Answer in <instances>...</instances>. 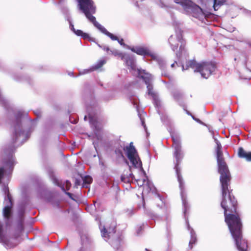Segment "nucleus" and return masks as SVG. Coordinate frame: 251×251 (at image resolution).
Masks as SVG:
<instances>
[{"label":"nucleus","mask_w":251,"mask_h":251,"mask_svg":"<svg viewBox=\"0 0 251 251\" xmlns=\"http://www.w3.org/2000/svg\"><path fill=\"white\" fill-rule=\"evenodd\" d=\"M222 200L221 207L224 210L225 221L239 251H247V241L243 238V225L239 214L237 212L238 202L232 195L229 186H221Z\"/></svg>","instance_id":"1"},{"label":"nucleus","mask_w":251,"mask_h":251,"mask_svg":"<svg viewBox=\"0 0 251 251\" xmlns=\"http://www.w3.org/2000/svg\"><path fill=\"white\" fill-rule=\"evenodd\" d=\"M173 141V146L174 148V156L176 159V163L175 169L176 170V174L177 177V180L179 184V188L181 189V198L182 200L183 204L185 207V211L188 207V202L185 197V186L184 183L183 181L182 177L180 174V171L179 168V165L181 162L183 158L184 154L181 149V146L180 142L177 137L172 136Z\"/></svg>","instance_id":"2"},{"label":"nucleus","mask_w":251,"mask_h":251,"mask_svg":"<svg viewBox=\"0 0 251 251\" xmlns=\"http://www.w3.org/2000/svg\"><path fill=\"white\" fill-rule=\"evenodd\" d=\"M79 9L84 13L87 18L100 31L104 33L106 29L97 22L92 14L96 12V6L92 0H78Z\"/></svg>","instance_id":"3"},{"label":"nucleus","mask_w":251,"mask_h":251,"mask_svg":"<svg viewBox=\"0 0 251 251\" xmlns=\"http://www.w3.org/2000/svg\"><path fill=\"white\" fill-rule=\"evenodd\" d=\"M218 166V172L220 174V181L221 186H229L231 175L225 158L217 159Z\"/></svg>","instance_id":"4"},{"label":"nucleus","mask_w":251,"mask_h":251,"mask_svg":"<svg viewBox=\"0 0 251 251\" xmlns=\"http://www.w3.org/2000/svg\"><path fill=\"white\" fill-rule=\"evenodd\" d=\"M124 150L126 152L127 157L130 162L135 168H142L141 160L138 155L137 151L134 147L132 142H131L129 146L125 147Z\"/></svg>","instance_id":"5"},{"label":"nucleus","mask_w":251,"mask_h":251,"mask_svg":"<svg viewBox=\"0 0 251 251\" xmlns=\"http://www.w3.org/2000/svg\"><path fill=\"white\" fill-rule=\"evenodd\" d=\"M169 42L174 51H177L179 44H180L179 50L176 53L177 56L180 57L182 53L186 51V41L183 38L182 34L179 35L176 38L171 36L169 39Z\"/></svg>","instance_id":"6"},{"label":"nucleus","mask_w":251,"mask_h":251,"mask_svg":"<svg viewBox=\"0 0 251 251\" xmlns=\"http://www.w3.org/2000/svg\"><path fill=\"white\" fill-rule=\"evenodd\" d=\"M216 65L212 61H202L199 62L197 73H200L201 77L208 78L215 71Z\"/></svg>","instance_id":"7"},{"label":"nucleus","mask_w":251,"mask_h":251,"mask_svg":"<svg viewBox=\"0 0 251 251\" xmlns=\"http://www.w3.org/2000/svg\"><path fill=\"white\" fill-rule=\"evenodd\" d=\"M5 193L6 194V197L5 198L4 201L6 202L7 205L3 208V216L4 218L9 220L11 215L13 201L12 196L8 188L6 189Z\"/></svg>","instance_id":"8"},{"label":"nucleus","mask_w":251,"mask_h":251,"mask_svg":"<svg viewBox=\"0 0 251 251\" xmlns=\"http://www.w3.org/2000/svg\"><path fill=\"white\" fill-rule=\"evenodd\" d=\"M0 243L3 244L6 248H13L15 247L18 243H12L7 239L4 233L3 225L0 223Z\"/></svg>","instance_id":"9"},{"label":"nucleus","mask_w":251,"mask_h":251,"mask_svg":"<svg viewBox=\"0 0 251 251\" xmlns=\"http://www.w3.org/2000/svg\"><path fill=\"white\" fill-rule=\"evenodd\" d=\"M155 204L161 215L167 216L168 214L169 209L166 204L160 198H159L155 201Z\"/></svg>","instance_id":"10"},{"label":"nucleus","mask_w":251,"mask_h":251,"mask_svg":"<svg viewBox=\"0 0 251 251\" xmlns=\"http://www.w3.org/2000/svg\"><path fill=\"white\" fill-rule=\"evenodd\" d=\"M131 50L140 55H149L151 56L152 53L150 50L146 47H136L130 49Z\"/></svg>","instance_id":"11"},{"label":"nucleus","mask_w":251,"mask_h":251,"mask_svg":"<svg viewBox=\"0 0 251 251\" xmlns=\"http://www.w3.org/2000/svg\"><path fill=\"white\" fill-rule=\"evenodd\" d=\"M199 62L196 61L195 59L187 60L184 65H182V70H188L191 68L194 70L195 73H197Z\"/></svg>","instance_id":"12"},{"label":"nucleus","mask_w":251,"mask_h":251,"mask_svg":"<svg viewBox=\"0 0 251 251\" xmlns=\"http://www.w3.org/2000/svg\"><path fill=\"white\" fill-rule=\"evenodd\" d=\"M180 5L185 9L196 8L199 9L200 11H202V9L199 6L195 4L190 0H182Z\"/></svg>","instance_id":"13"},{"label":"nucleus","mask_w":251,"mask_h":251,"mask_svg":"<svg viewBox=\"0 0 251 251\" xmlns=\"http://www.w3.org/2000/svg\"><path fill=\"white\" fill-rule=\"evenodd\" d=\"M116 232V226L114 225L106 228L103 227L101 229V233L103 237L109 238L111 234H114Z\"/></svg>","instance_id":"14"},{"label":"nucleus","mask_w":251,"mask_h":251,"mask_svg":"<svg viewBox=\"0 0 251 251\" xmlns=\"http://www.w3.org/2000/svg\"><path fill=\"white\" fill-rule=\"evenodd\" d=\"M238 155L241 158H244L248 162H251V151H246L242 147L239 148Z\"/></svg>","instance_id":"15"},{"label":"nucleus","mask_w":251,"mask_h":251,"mask_svg":"<svg viewBox=\"0 0 251 251\" xmlns=\"http://www.w3.org/2000/svg\"><path fill=\"white\" fill-rule=\"evenodd\" d=\"M215 142L216 144V147L215 149L216 153V157L217 159L223 158V153L222 151V147L220 142L217 139H215Z\"/></svg>","instance_id":"16"},{"label":"nucleus","mask_w":251,"mask_h":251,"mask_svg":"<svg viewBox=\"0 0 251 251\" xmlns=\"http://www.w3.org/2000/svg\"><path fill=\"white\" fill-rule=\"evenodd\" d=\"M125 60V62L126 63V65L132 69V70H135L136 68V66L135 64V61L133 57L130 56L129 55L125 56L124 59Z\"/></svg>","instance_id":"17"},{"label":"nucleus","mask_w":251,"mask_h":251,"mask_svg":"<svg viewBox=\"0 0 251 251\" xmlns=\"http://www.w3.org/2000/svg\"><path fill=\"white\" fill-rule=\"evenodd\" d=\"M213 8L215 11L218 10L221 6L224 5L226 2V0H213Z\"/></svg>","instance_id":"18"},{"label":"nucleus","mask_w":251,"mask_h":251,"mask_svg":"<svg viewBox=\"0 0 251 251\" xmlns=\"http://www.w3.org/2000/svg\"><path fill=\"white\" fill-rule=\"evenodd\" d=\"M3 163L8 166L10 168H13L14 166V161L12 156L11 155L7 161L4 160Z\"/></svg>","instance_id":"19"},{"label":"nucleus","mask_w":251,"mask_h":251,"mask_svg":"<svg viewBox=\"0 0 251 251\" xmlns=\"http://www.w3.org/2000/svg\"><path fill=\"white\" fill-rule=\"evenodd\" d=\"M148 93L149 95H151L153 99H155L156 95L155 93L153 90L152 86L151 85L147 86Z\"/></svg>","instance_id":"20"},{"label":"nucleus","mask_w":251,"mask_h":251,"mask_svg":"<svg viewBox=\"0 0 251 251\" xmlns=\"http://www.w3.org/2000/svg\"><path fill=\"white\" fill-rule=\"evenodd\" d=\"M110 52H111V54L115 56H118L121 58L122 60H124L125 58V54H123L122 52H119V51L117 50H110Z\"/></svg>","instance_id":"21"},{"label":"nucleus","mask_w":251,"mask_h":251,"mask_svg":"<svg viewBox=\"0 0 251 251\" xmlns=\"http://www.w3.org/2000/svg\"><path fill=\"white\" fill-rule=\"evenodd\" d=\"M104 62L103 61H100L96 65L93 66L91 68V71H94L100 68L104 64Z\"/></svg>","instance_id":"22"},{"label":"nucleus","mask_w":251,"mask_h":251,"mask_svg":"<svg viewBox=\"0 0 251 251\" xmlns=\"http://www.w3.org/2000/svg\"><path fill=\"white\" fill-rule=\"evenodd\" d=\"M104 34L108 36L112 40L117 41L118 39V37L117 36L109 32L107 30L105 31Z\"/></svg>","instance_id":"23"},{"label":"nucleus","mask_w":251,"mask_h":251,"mask_svg":"<svg viewBox=\"0 0 251 251\" xmlns=\"http://www.w3.org/2000/svg\"><path fill=\"white\" fill-rule=\"evenodd\" d=\"M197 238L195 236H192L189 241V248L190 249L193 248V245H195L197 243Z\"/></svg>","instance_id":"24"},{"label":"nucleus","mask_w":251,"mask_h":251,"mask_svg":"<svg viewBox=\"0 0 251 251\" xmlns=\"http://www.w3.org/2000/svg\"><path fill=\"white\" fill-rule=\"evenodd\" d=\"M92 182V178L89 176H85L83 178V183L89 184Z\"/></svg>","instance_id":"25"},{"label":"nucleus","mask_w":251,"mask_h":251,"mask_svg":"<svg viewBox=\"0 0 251 251\" xmlns=\"http://www.w3.org/2000/svg\"><path fill=\"white\" fill-rule=\"evenodd\" d=\"M4 173V169L3 167H0V184L2 182V179L3 178Z\"/></svg>","instance_id":"26"},{"label":"nucleus","mask_w":251,"mask_h":251,"mask_svg":"<svg viewBox=\"0 0 251 251\" xmlns=\"http://www.w3.org/2000/svg\"><path fill=\"white\" fill-rule=\"evenodd\" d=\"M60 187H61V188L63 192H64L65 193V194H66L68 196H69V198H71V199H73V194H71V193H69V192H66V191L65 189L64 188V187L63 186H60Z\"/></svg>","instance_id":"27"},{"label":"nucleus","mask_w":251,"mask_h":251,"mask_svg":"<svg viewBox=\"0 0 251 251\" xmlns=\"http://www.w3.org/2000/svg\"><path fill=\"white\" fill-rule=\"evenodd\" d=\"M74 32L75 33L76 35L79 36H82L84 32L81 30L77 29L75 30L74 29Z\"/></svg>","instance_id":"28"},{"label":"nucleus","mask_w":251,"mask_h":251,"mask_svg":"<svg viewBox=\"0 0 251 251\" xmlns=\"http://www.w3.org/2000/svg\"><path fill=\"white\" fill-rule=\"evenodd\" d=\"M81 37L85 40H88L89 41L91 40L90 36L87 33L84 32L83 34Z\"/></svg>","instance_id":"29"},{"label":"nucleus","mask_w":251,"mask_h":251,"mask_svg":"<svg viewBox=\"0 0 251 251\" xmlns=\"http://www.w3.org/2000/svg\"><path fill=\"white\" fill-rule=\"evenodd\" d=\"M22 132V131L21 130H20L19 131H15V133H14V136L15 137V142L16 141V140L17 139V138H18L19 136H20L21 135V133Z\"/></svg>","instance_id":"30"},{"label":"nucleus","mask_w":251,"mask_h":251,"mask_svg":"<svg viewBox=\"0 0 251 251\" xmlns=\"http://www.w3.org/2000/svg\"><path fill=\"white\" fill-rule=\"evenodd\" d=\"M117 41L121 46H123L124 47L126 46V45L125 44L124 39L123 38L119 39L118 38V39Z\"/></svg>","instance_id":"31"},{"label":"nucleus","mask_w":251,"mask_h":251,"mask_svg":"<svg viewBox=\"0 0 251 251\" xmlns=\"http://www.w3.org/2000/svg\"><path fill=\"white\" fill-rule=\"evenodd\" d=\"M71 187V183L69 181H66V190H69Z\"/></svg>","instance_id":"32"},{"label":"nucleus","mask_w":251,"mask_h":251,"mask_svg":"<svg viewBox=\"0 0 251 251\" xmlns=\"http://www.w3.org/2000/svg\"><path fill=\"white\" fill-rule=\"evenodd\" d=\"M121 179L123 182H126L127 181V178L126 177L125 175H122L121 176Z\"/></svg>","instance_id":"33"},{"label":"nucleus","mask_w":251,"mask_h":251,"mask_svg":"<svg viewBox=\"0 0 251 251\" xmlns=\"http://www.w3.org/2000/svg\"><path fill=\"white\" fill-rule=\"evenodd\" d=\"M141 74H142V71H141L140 70H138V75H141V77L143 79H144V76L141 75Z\"/></svg>","instance_id":"34"},{"label":"nucleus","mask_w":251,"mask_h":251,"mask_svg":"<svg viewBox=\"0 0 251 251\" xmlns=\"http://www.w3.org/2000/svg\"><path fill=\"white\" fill-rule=\"evenodd\" d=\"M174 0L176 3L180 4L182 0Z\"/></svg>","instance_id":"35"},{"label":"nucleus","mask_w":251,"mask_h":251,"mask_svg":"<svg viewBox=\"0 0 251 251\" xmlns=\"http://www.w3.org/2000/svg\"><path fill=\"white\" fill-rule=\"evenodd\" d=\"M70 26H71V29L74 32L75 28L74 27V25L72 24H70Z\"/></svg>","instance_id":"36"},{"label":"nucleus","mask_w":251,"mask_h":251,"mask_svg":"<svg viewBox=\"0 0 251 251\" xmlns=\"http://www.w3.org/2000/svg\"><path fill=\"white\" fill-rule=\"evenodd\" d=\"M75 185H79V183L78 180H77V179L75 180Z\"/></svg>","instance_id":"37"},{"label":"nucleus","mask_w":251,"mask_h":251,"mask_svg":"<svg viewBox=\"0 0 251 251\" xmlns=\"http://www.w3.org/2000/svg\"><path fill=\"white\" fill-rule=\"evenodd\" d=\"M121 240V239H120L119 240H118L117 242H118V245H117V247H116L117 248H118V246L120 245V241Z\"/></svg>","instance_id":"38"},{"label":"nucleus","mask_w":251,"mask_h":251,"mask_svg":"<svg viewBox=\"0 0 251 251\" xmlns=\"http://www.w3.org/2000/svg\"><path fill=\"white\" fill-rule=\"evenodd\" d=\"M104 50H105L107 51L110 50L109 48L108 47L104 48Z\"/></svg>","instance_id":"39"},{"label":"nucleus","mask_w":251,"mask_h":251,"mask_svg":"<svg viewBox=\"0 0 251 251\" xmlns=\"http://www.w3.org/2000/svg\"><path fill=\"white\" fill-rule=\"evenodd\" d=\"M36 114H37L38 115H39L41 114V113L40 111H37L35 113Z\"/></svg>","instance_id":"40"},{"label":"nucleus","mask_w":251,"mask_h":251,"mask_svg":"<svg viewBox=\"0 0 251 251\" xmlns=\"http://www.w3.org/2000/svg\"><path fill=\"white\" fill-rule=\"evenodd\" d=\"M115 241H113L111 244H112V245L114 246H115Z\"/></svg>","instance_id":"41"},{"label":"nucleus","mask_w":251,"mask_h":251,"mask_svg":"<svg viewBox=\"0 0 251 251\" xmlns=\"http://www.w3.org/2000/svg\"><path fill=\"white\" fill-rule=\"evenodd\" d=\"M79 251H84V249H83V248H81L80 249V250H79Z\"/></svg>","instance_id":"42"},{"label":"nucleus","mask_w":251,"mask_h":251,"mask_svg":"<svg viewBox=\"0 0 251 251\" xmlns=\"http://www.w3.org/2000/svg\"><path fill=\"white\" fill-rule=\"evenodd\" d=\"M175 63H174L173 64H172L171 65V66H172V67H173L175 66Z\"/></svg>","instance_id":"43"},{"label":"nucleus","mask_w":251,"mask_h":251,"mask_svg":"<svg viewBox=\"0 0 251 251\" xmlns=\"http://www.w3.org/2000/svg\"><path fill=\"white\" fill-rule=\"evenodd\" d=\"M86 118H87V116H85L84 117V120H86Z\"/></svg>","instance_id":"44"},{"label":"nucleus","mask_w":251,"mask_h":251,"mask_svg":"<svg viewBox=\"0 0 251 251\" xmlns=\"http://www.w3.org/2000/svg\"><path fill=\"white\" fill-rule=\"evenodd\" d=\"M18 237H19V235H18V236H16V237H15V238H16V239H17V238H18Z\"/></svg>","instance_id":"45"},{"label":"nucleus","mask_w":251,"mask_h":251,"mask_svg":"<svg viewBox=\"0 0 251 251\" xmlns=\"http://www.w3.org/2000/svg\"><path fill=\"white\" fill-rule=\"evenodd\" d=\"M121 155H122V156H123V154H122V152H121Z\"/></svg>","instance_id":"46"},{"label":"nucleus","mask_w":251,"mask_h":251,"mask_svg":"<svg viewBox=\"0 0 251 251\" xmlns=\"http://www.w3.org/2000/svg\"><path fill=\"white\" fill-rule=\"evenodd\" d=\"M147 251H150L148 249H146Z\"/></svg>","instance_id":"47"},{"label":"nucleus","mask_w":251,"mask_h":251,"mask_svg":"<svg viewBox=\"0 0 251 251\" xmlns=\"http://www.w3.org/2000/svg\"><path fill=\"white\" fill-rule=\"evenodd\" d=\"M57 185L59 186V183H57Z\"/></svg>","instance_id":"48"}]
</instances>
